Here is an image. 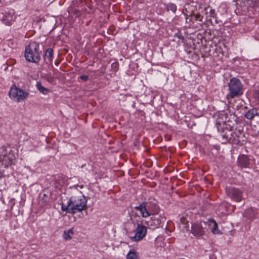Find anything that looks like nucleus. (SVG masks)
Instances as JSON below:
<instances>
[{
	"instance_id": "obj_1",
	"label": "nucleus",
	"mask_w": 259,
	"mask_h": 259,
	"mask_svg": "<svg viewBox=\"0 0 259 259\" xmlns=\"http://www.w3.org/2000/svg\"><path fill=\"white\" fill-rule=\"evenodd\" d=\"M70 203V209L73 211V213L81 211L87 208V198L81 192H75L68 201Z\"/></svg>"
},
{
	"instance_id": "obj_2",
	"label": "nucleus",
	"mask_w": 259,
	"mask_h": 259,
	"mask_svg": "<svg viewBox=\"0 0 259 259\" xmlns=\"http://www.w3.org/2000/svg\"><path fill=\"white\" fill-rule=\"evenodd\" d=\"M38 45L35 42H31L26 47L25 57L26 59L32 62H37L40 59L38 51Z\"/></svg>"
},
{
	"instance_id": "obj_3",
	"label": "nucleus",
	"mask_w": 259,
	"mask_h": 259,
	"mask_svg": "<svg viewBox=\"0 0 259 259\" xmlns=\"http://www.w3.org/2000/svg\"><path fill=\"white\" fill-rule=\"evenodd\" d=\"M15 158V155L11 147L3 146L0 148V161H2L6 167L10 164Z\"/></svg>"
},
{
	"instance_id": "obj_4",
	"label": "nucleus",
	"mask_w": 259,
	"mask_h": 259,
	"mask_svg": "<svg viewBox=\"0 0 259 259\" xmlns=\"http://www.w3.org/2000/svg\"><path fill=\"white\" fill-rule=\"evenodd\" d=\"M28 93L13 85L9 91V97L13 101L20 102L25 100L28 96Z\"/></svg>"
},
{
	"instance_id": "obj_5",
	"label": "nucleus",
	"mask_w": 259,
	"mask_h": 259,
	"mask_svg": "<svg viewBox=\"0 0 259 259\" xmlns=\"http://www.w3.org/2000/svg\"><path fill=\"white\" fill-rule=\"evenodd\" d=\"M228 86L230 93L228 95V97L230 96L231 98H233L242 94L241 83L238 79L235 78L231 79Z\"/></svg>"
},
{
	"instance_id": "obj_6",
	"label": "nucleus",
	"mask_w": 259,
	"mask_h": 259,
	"mask_svg": "<svg viewBox=\"0 0 259 259\" xmlns=\"http://www.w3.org/2000/svg\"><path fill=\"white\" fill-rule=\"evenodd\" d=\"M135 232V234L134 236H131L130 238L133 241H139L146 236L147 228L141 224H138Z\"/></svg>"
},
{
	"instance_id": "obj_7",
	"label": "nucleus",
	"mask_w": 259,
	"mask_h": 259,
	"mask_svg": "<svg viewBox=\"0 0 259 259\" xmlns=\"http://www.w3.org/2000/svg\"><path fill=\"white\" fill-rule=\"evenodd\" d=\"M230 137L229 134L226 133L224 135V137L228 139L229 142L232 141L236 144H242L243 142L245 141L244 134L240 131H237L234 133H230Z\"/></svg>"
},
{
	"instance_id": "obj_8",
	"label": "nucleus",
	"mask_w": 259,
	"mask_h": 259,
	"mask_svg": "<svg viewBox=\"0 0 259 259\" xmlns=\"http://www.w3.org/2000/svg\"><path fill=\"white\" fill-rule=\"evenodd\" d=\"M205 227L208 226L209 229L214 234H219L220 231L218 229V225L214 220H209L207 222H203Z\"/></svg>"
},
{
	"instance_id": "obj_9",
	"label": "nucleus",
	"mask_w": 259,
	"mask_h": 259,
	"mask_svg": "<svg viewBox=\"0 0 259 259\" xmlns=\"http://www.w3.org/2000/svg\"><path fill=\"white\" fill-rule=\"evenodd\" d=\"M13 14V10L5 12V13H2L0 14V18L4 21L7 25H9L11 24V21L14 20L15 18Z\"/></svg>"
},
{
	"instance_id": "obj_10",
	"label": "nucleus",
	"mask_w": 259,
	"mask_h": 259,
	"mask_svg": "<svg viewBox=\"0 0 259 259\" xmlns=\"http://www.w3.org/2000/svg\"><path fill=\"white\" fill-rule=\"evenodd\" d=\"M203 223H196L192 225L191 231L192 233L195 236H201L203 235Z\"/></svg>"
},
{
	"instance_id": "obj_11",
	"label": "nucleus",
	"mask_w": 259,
	"mask_h": 259,
	"mask_svg": "<svg viewBox=\"0 0 259 259\" xmlns=\"http://www.w3.org/2000/svg\"><path fill=\"white\" fill-rule=\"evenodd\" d=\"M228 194L231 198L237 202L241 200L242 193L239 189L231 188L228 191Z\"/></svg>"
},
{
	"instance_id": "obj_12",
	"label": "nucleus",
	"mask_w": 259,
	"mask_h": 259,
	"mask_svg": "<svg viewBox=\"0 0 259 259\" xmlns=\"http://www.w3.org/2000/svg\"><path fill=\"white\" fill-rule=\"evenodd\" d=\"M135 209L139 210L143 218H147L152 214V213L149 211L147 208L146 203L143 202L139 206H136Z\"/></svg>"
},
{
	"instance_id": "obj_13",
	"label": "nucleus",
	"mask_w": 259,
	"mask_h": 259,
	"mask_svg": "<svg viewBox=\"0 0 259 259\" xmlns=\"http://www.w3.org/2000/svg\"><path fill=\"white\" fill-rule=\"evenodd\" d=\"M161 223V220L156 217H151L149 220L145 221V224L148 227L152 228H158Z\"/></svg>"
},
{
	"instance_id": "obj_14",
	"label": "nucleus",
	"mask_w": 259,
	"mask_h": 259,
	"mask_svg": "<svg viewBox=\"0 0 259 259\" xmlns=\"http://www.w3.org/2000/svg\"><path fill=\"white\" fill-rule=\"evenodd\" d=\"M239 164L243 167L247 166L249 164V161L246 155H241L238 158Z\"/></svg>"
},
{
	"instance_id": "obj_15",
	"label": "nucleus",
	"mask_w": 259,
	"mask_h": 259,
	"mask_svg": "<svg viewBox=\"0 0 259 259\" xmlns=\"http://www.w3.org/2000/svg\"><path fill=\"white\" fill-rule=\"evenodd\" d=\"M245 117L249 119H251L253 117H259V113H256V110L254 109L249 110L245 114Z\"/></svg>"
},
{
	"instance_id": "obj_16",
	"label": "nucleus",
	"mask_w": 259,
	"mask_h": 259,
	"mask_svg": "<svg viewBox=\"0 0 259 259\" xmlns=\"http://www.w3.org/2000/svg\"><path fill=\"white\" fill-rule=\"evenodd\" d=\"M139 256L137 252L134 250H130L126 255V259H139Z\"/></svg>"
},
{
	"instance_id": "obj_17",
	"label": "nucleus",
	"mask_w": 259,
	"mask_h": 259,
	"mask_svg": "<svg viewBox=\"0 0 259 259\" xmlns=\"http://www.w3.org/2000/svg\"><path fill=\"white\" fill-rule=\"evenodd\" d=\"M73 235V231L72 229H69L67 231H65L63 233V238L65 240H69L72 238Z\"/></svg>"
},
{
	"instance_id": "obj_18",
	"label": "nucleus",
	"mask_w": 259,
	"mask_h": 259,
	"mask_svg": "<svg viewBox=\"0 0 259 259\" xmlns=\"http://www.w3.org/2000/svg\"><path fill=\"white\" fill-rule=\"evenodd\" d=\"M36 87L37 88V89L39 90V91L40 93H41L42 94H43L44 95H47L50 92V91L48 89L46 88L45 87L42 86L39 82H37Z\"/></svg>"
},
{
	"instance_id": "obj_19",
	"label": "nucleus",
	"mask_w": 259,
	"mask_h": 259,
	"mask_svg": "<svg viewBox=\"0 0 259 259\" xmlns=\"http://www.w3.org/2000/svg\"><path fill=\"white\" fill-rule=\"evenodd\" d=\"M146 204L147 205V208L148 210L150 212L152 213V214L156 212V210H153V208L154 209L156 206L155 204H151L150 203H146Z\"/></svg>"
},
{
	"instance_id": "obj_20",
	"label": "nucleus",
	"mask_w": 259,
	"mask_h": 259,
	"mask_svg": "<svg viewBox=\"0 0 259 259\" xmlns=\"http://www.w3.org/2000/svg\"><path fill=\"white\" fill-rule=\"evenodd\" d=\"M69 207H70V203H69V201L68 202L67 205H65L63 204L62 205V209L63 211H66L68 212L73 213V211H72V210H71V209H70Z\"/></svg>"
},
{
	"instance_id": "obj_21",
	"label": "nucleus",
	"mask_w": 259,
	"mask_h": 259,
	"mask_svg": "<svg viewBox=\"0 0 259 259\" xmlns=\"http://www.w3.org/2000/svg\"><path fill=\"white\" fill-rule=\"evenodd\" d=\"M45 56L47 57L50 60H51L53 56V49L50 48L47 50Z\"/></svg>"
},
{
	"instance_id": "obj_22",
	"label": "nucleus",
	"mask_w": 259,
	"mask_h": 259,
	"mask_svg": "<svg viewBox=\"0 0 259 259\" xmlns=\"http://www.w3.org/2000/svg\"><path fill=\"white\" fill-rule=\"evenodd\" d=\"M168 9H170V10L173 12H175L176 10H177V7L175 5H170L169 6H168Z\"/></svg>"
},
{
	"instance_id": "obj_23",
	"label": "nucleus",
	"mask_w": 259,
	"mask_h": 259,
	"mask_svg": "<svg viewBox=\"0 0 259 259\" xmlns=\"http://www.w3.org/2000/svg\"><path fill=\"white\" fill-rule=\"evenodd\" d=\"M193 16L195 17L196 20L202 21L201 17L199 14L195 15L193 14Z\"/></svg>"
},
{
	"instance_id": "obj_24",
	"label": "nucleus",
	"mask_w": 259,
	"mask_h": 259,
	"mask_svg": "<svg viewBox=\"0 0 259 259\" xmlns=\"http://www.w3.org/2000/svg\"><path fill=\"white\" fill-rule=\"evenodd\" d=\"M181 222L184 224V225H186L187 223H188V221L185 218L183 217L181 218Z\"/></svg>"
},
{
	"instance_id": "obj_25",
	"label": "nucleus",
	"mask_w": 259,
	"mask_h": 259,
	"mask_svg": "<svg viewBox=\"0 0 259 259\" xmlns=\"http://www.w3.org/2000/svg\"><path fill=\"white\" fill-rule=\"evenodd\" d=\"M46 79L49 82H52L54 81V78L52 76H48L46 77Z\"/></svg>"
},
{
	"instance_id": "obj_26",
	"label": "nucleus",
	"mask_w": 259,
	"mask_h": 259,
	"mask_svg": "<svg viewBox=\"0 0 259 259\" xmlns=\"http://www.w3.org/2000/svg\"><path fill=\"white\" fill-rule=\"evenodd\" d=\"M48 196L46 194H44L43 197L42 198V199L44 200V202H46L48 200Z\"/></svg>"
},
{
	"instance_id": "obj_27",
	"label": "nucleus",
	"mask_w": 259,
	"mask_h": 259,
	"mask_svg": "<svg viewBox=\"0 0 259 259\" xmlns=\"http://www.w3.org/2000/svg\"><path fill=\"white\" fill-rule=\"evenodd\" d=\"M80 79L83 80H87L88 79V76L87 75H81L80 76Z\"/></svg>"
},
{
	"instance_id": "obj_28",
	"label": "nucleus",
	"mask_w": 259,
	"mask_h": 259,
	"mask_svg": "<svg viewBox=\"0 0 259 259\" xmlns=\"http://www.w3.org/2000/svg\"><path fill=\"white\" fill-rule=\"evenodd\" d=\"M255 97L256 98H258V100H259V92H256L255 94Z\"/></svg>"
},
{
	"instance_id": "obj_29",
	"label": "nucleus",
	"mask_w": 259,
	"mask_h": 259,
	"mask_svg": "<svg viewBox=\"0 0 259 259\" xmlns=\"http://www.w3.org/2000/svg\"><path fill=\"white\" fill-rule=\"evenodd\" d=\"M3 177V174H2L1 172H0V179H1V178H2Z\"/></svg>"
},
{
	"instance_id": "obj_30",
	"label": "nucleus",
	"mask_w": 259,
	"mask_h": 259,
	"mask_svg": "<svg viewBox=\"0 0 259 259\" xmlns=\"http://www.w3.org/2000/svg\"><path fill=\"white\" fill-rule=\"evenodd\" d=\"M248 218H249L250 219H252L251 217H248Z\"/></svg>"
}]
</instances>
